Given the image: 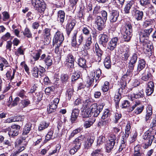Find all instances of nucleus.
I'll use <instances>...</instances> for the list:
<instances>
[{
	"label": "nucleus",
	"instance_id": "nucleus-44",
	"mask_svg": "<svg viewBox=\"0 0 156 156\" xmlns=\"http://www.w3.org/2000/svg\"><path fill=\"white\" fill-rule=\"evenodd\" d=\"M32 74L33 76L36 78H38L39 73V69L37 67H34L32 70Z\"/></svg>",
	"mask_w": 156,
	"mask_h": 156
},
{
	"label": "nucleus",
	"instance_id": "nucleus-47",
	"mask_svg": "<svg viewBox=\"0 0 156 156\" xmlns=\"http://www.w3.org/2000/svg\"><path fill=\"white\" fill-rule=\"evenodd\" d=\"M110 116L109 111L108 109H105L101 117V119L103 120L107 119Z\"/></svg>",
	"mask_w": 156,
	"mask_h": 156
},
{
	"label": "nucleus",
	"instance_id": "nucleus-1",
	"mask_svg": "<svg viewBox=\"0 0 156 156\" xmlns=\"http://www.w3.org/2000/svg\"><path fill=\"white\" fill-rule=\"evenodd\" d=\"M103 108V105H98L96 103H94L90 106L89 108L91 112V114L94 117H97L102 111Z\"/></svg>",
	"mask_w": 156,
	"mask_h": 156
},
{
	"label": "nucleus",
	"instance_id": "nucleus-48",
	"mask_svg": "<svg viewBox=\"0 0 156 156\" xmlns=\"http://www.w3.org/2000/svg\"><path fill=\"white\" fill-rule=\"evenodd\" d=\"M132 36V34L128 33L127 34V33L125 32L123 35L124 41H129L130 40Z\"/></svg>",
	"mask_w": 156,
	"mask_h": 156
},
{
	"label": "nucleus",
	"instance_id": "nucleus-3",
	"mask_svg": "<svg viewBox=\"0 0 156 156\" xmlns=\"http://www.w3.org/2000/svg\"><path fill=\"white\" fill-rule=\"evenodd\" d=\"M64 40V37L62 33L58 31L55 34L53 40V44H57L58 45L62 44Z\"/></svg>",
	"mask_w": 156,
	"mask_h": 156
},
{
	"label": "nucleus",
	"instance_id": "nucleus-7",
	"mask_svg": "<svg viewBox=\"0 0 156 156\" xmlns=\"http://www.w3.org/2000/svg\"><path fill=\"white\" fill-rule=\"evenodd\" d=\"M143 42V49L144 52L148 55H151L152 53L153 46L151 44L145 41Z\"/></svg>",
	"mask_w": 156,
	"mask_h": 156
},
{
	"label": "nucleus",
	"instance_id": "nucleus-21",
	"mask_svg": "<svg viewBox=\"0 0 156 156\" xmlns=\"http://www.w3.org/2000/svg\"><path fill=\"white\" fill-rule=\"evenodd\" d=\"M57 21L62 24L63 23L65 18V13L63 10H59L57 12Z\"/></svg>",
	"mask_w": 156,
	"mask_h": 156
},
{
	"label": "nucleus",
	"instance_id": "nucleus-40",
	"mask_svg": "<svg viewBox=\"0 0 156 156\" xmlns=\"http://www.w3.org/2000/svg\"><path fill=\"white\" fill-rule=\"evenodd\" d=\"M92 43L91 41V37L90 36L87 39L85 44L84 45V48L86 49H88L90 48V46Z\"/></svg>",
	"mask_w": 156,
	"mask_h": 156
},
{
	"label": "nucleus",
	"instance_id": "nucleus-38",
	"mask_svg": "<svg viewBox=\"0 0 156 156\" xmlns=\"http://www.w3.org/2000/svg\"><path fill=\"white\" fill-rule=\"evenodd\" d=\"M81 114L83 118H88L91 115V112L89 109H87L84 110L83 109L82 111Z\"/></svg>",
	"mask_w": 156,
	"mask_h": 156
},
{
	"label": "nucleus",
	"instance_id": "nucleus-17",
	"mask_svg": "<svg viewBox=\"0 0 156 156\" xmlns=\"http://www.w3.org/2000/svg\"><path fill=\"white\" fill-rule=\"evenodd\" d=\"M94 140V138L93 136H88L84 141V148L87 149L90 148L93 143Z\"/></svg>",
	"mask_w": 156,
	"mask_h": 156
},
{
	"label": "nucleus",
	"instance_id": "nucleus-62",
	"mask_svg": "<svg viewBox=\"0 0 156 156\" xmlns=\"http://www.w3.org/2000/svg\"><path fill=\"white\" fill-rule=\"evenodd\" d=\"M151 20H146L144 23L143 26L144 28H145L151 26Z\"/></svg>",
	"mask_w": 156,
	"mask_h": 156
},
{
	"label": "nucleus",
	"instance_id": "nucleus-57",
	"mask_svg": "<svg viewBox=\"0 0 156 156\" xmlns=\"http://www.w3.org/2000/svg\"><path fill=\"white\" fill-rule=\"evenodd\" d=\"M96 76L95 77V80L96 82H97L98 81L99 78L101 75V71L100 69L98 68L96 70Z\"/></svg>",
	"mask_w": 156,
	"mask_h": 156
},
{
	"label": "nucleus",
	"instance_id": "nucleus-60",
	"mask_svg": "<svg viewBox=\"0 0 156 156\" xmlns=\"http://www.w3.org/2000/svg\"><path fill=\"white\" fill-rule=\"evenodd\" d=\"M74 61H72V62H69V61H65V64L67 67L68 68H69L71 69L74 68Z\"/></svg>",
	"mask_w": 156,
	"mask_h": 156
},
{
	"label": "nucleus",
	"instance_id": "nucleus-63",
	"mask_svg": "<svg viewBox=\"0 0 156 156\" xmlns=\"http://www.w3.org/2000/svg\"><path fill=\"white\" fill-rule=\"evenodd\" d=\"M78 0H70V6L72 7L73 9L76 8V5Z\"/></svg>",
	"mask_w": 156,
	"mask_h": 156
},
{
	"label": "nucleus",
	"instance_id": "nucleus-37",
	"mask_svg": "<svg viewBox=\"0 0 156 156\" xmlns=\"http://www.w3.org/2000/svg\"><path fill=\"white\" fill-rule=\"evenodd\" d=\"M86 62V59L83 58H80L78 59V64L79 66L82 68H85L87 67Z\"/></svg>",
	"mask_w": 156,
	"mask_h": 156
},
{
	"label": "nucleus",
	"instance_id": "nucleus-27",
	"mask_svg": "<svg viewBox=\"0 0 156 156\" xmlns=\"http://www.w3.org/2000/svg\"><path fill=\"white\" fill-rule=\"evenodd\" d=\"M15 50L16 51L14 52L15 54L18 57L20 55H24L25 49L24 48L23 46H20Z\"/></svg>",
	"mask_w": 156,
	"mask_h": 156
},
{
	"label": "nucleus",
	"instance_id": "nucleus-18",
	"mask_svg": "<svg viewBox=\"0 0 156 156\" xmlns=\"http://www.w3.org/2000/svg\"><path fill=\"white\" fill-rule=\"evenodd\" d=\"M135 2L133 0H131L127 3L125 6L123 11L126 14L129 13L130 9L131 8L134 9Z\"/></svg>",
	"mask_w": 156,
	"mask_h": 156
},
{
	"label": "nucleus",
	"instance_id": "nucleus-6",
	"mask_svg": "<svg viewBox=\"0 0 156 156\" xmlns=\"http://www.w3.org/2000/svg\"><path fill=\"white\" fill-rule=\"evenodd\" d=\"M119 39L117 37L112 38L108 43L107 48L111 51H113L119 44Z\"/></svg>",
	"mask_w": 156,
	"mask_h": 156
},
{
	"label": "nucleus",
	"instance_id": "nucleus-26",
	"mask_svg": "<svg viewBox=\"0 0 156 156\" xmlns=\"http://www.w3.org/2000/svg\"><path fill=\"white\" fill-rule=\"evenodd\" d=\"M144 97V94L143 90H141L138 92L134 93L131 95V99L133 100V98L140 99Z\"/></svg>",
	"mask_w": 156,
	"mask_h": 156
},
{
	"label": "nucleus",
	"instance_id": "nucleus-24",
	"mask_svg": "<svg viewBox=\"0 0 156 156\" xmlns=\"http://www.w3.org/2000/svg\"><path fill=\"white\" fill-rule=\"evenodd\" d=\"M120 89V88L118 89L119 90L115 93L114 96V101L115 103V106L117 108L119 107V102L121 98V93L119 92Z\"/></svg>",
	"mask_w": 156,
	"mask_h": 156
},
{
	"label": "nucleus",
	"instance_id": "nucleus-35",
	"mask_svg": "<svg viewBox=\"0 0 156 156\" xmlns=\"http://www.w3.org/2000/svg\"><path fill=\"white\" fill-rule=\"evenodd\" d=\"M95 121V119L94 118L92 119H90L88 120L85 121L83 124L84 127L85 128H87L90 127L94 123Z\"/></svg>",
	"mask_w": 156,
	"mask_h": 156
},
{
	"label": "nucleus",
	"instance_id": "nucleus-49",
	"mask_svg": "<svg viewBox=\"0 0 156 156\" xmlns=\"http://www.w3.org/2000/svg\"><path fill=\"white\" fill-rule=\"evenodd\" d=\"M44 7H43L42 6L43 5L42 4V5H40L39 6H39L38 7H37L35 9L37 11H38V12L40 13H43L44 11L46 8V4L45 2L44 3Z\"/></svg>",
	"mask_w": 156,
	"mask_h": 156
},
{
	"label": "nucleus",
	"instance_id": "nucleus-45",
	"mask_svg": "<svg viewBox=\"0 0 156 156\" xmlns=\"http://www.w3.org/2000/svg\"><path fill=\"white\" fill-rule=\"evenodd\" d=\"M53 133V131H50L45 136V139L44 142L46 143L47 141L49 140L50 139H52V135Z\"/></svg>",
	"mask_w": 156,
	"mask_h": 156
},
{
	"label": "nucleus",
	"instance_id": "nucleus-20",
	"mask_svg": "<svg viewBox=\"0 0 156 156\" xmlns=\"http://www.w3.org/2000/svg\"><path fill=\"white\" fill-rule=\"evenodd\" d=\"M146 66V63L144 59H140L138 61L137 67V73L136 75L139 74L141 70H143Z\"/></svg>",
	"mask_w": 156,
	"mask_h": 156
},
{
	"label": "nucleus",
	"instance_id": "nucleus-36",
	"mask_svg": "<svg viewBox=\"0 0 156 156\" xmlns=\"http://www.w3.org/2000/svg\"><path fill=\"white\" fill-rule=\"evenodd\" d=\"M94 104V103H93V102L89 100H86L85 101L83 102L82 108L83 109L84 108L85 109L86 108L89 109L90 106H92V105H93Z\"/></svg>",
	"mask_w": 156,
	"mask_h": 156
},
{
	"label": "nucleus",
	"instance_id": "nucleus-59",
	"mask_svg": "<svg viewBox=\"0 0 156 156\" xmlns=\"http://www.w3.org/2000/svg\"><path fill=\"white\" fill-rule=\"evenodd\" d=\"M101 13L102 16V18L103 20L106 22L107 18V12L105 10H102L101 11Z\"/></svg>",
	"mask_w": 156,
	"mask_h": 156
},
{
	"label": "nucleus",
	"instance_id": "nucleus-33",
	"mask_svg": "<svg viewBox=\"0 0 156 156\" xmlns=\"http://www.w3.org/2000/svg\"><path fill=\"white\" fill-rule=\"evenodd\" d=\"M42 52V50L39 49L36 52L33 53L31 54V56L35 61H37L39 59Z\"/></svg>",
	"mask_w": 156,
	"mask_h": 156
},
{
	"label": "nucleus",
	"instance_id": "nucleus-43",
	"mask_svg": "<svg viewBox=\"0 0 156 156\" xmlns=\"http://www.w3.org/2000/svg\"><path fill=\"white\" fill-rule=\"evenodd\" d=\"M81 129L80 128H78L73 130L69 135V140H71L76 135L79 133L81 131Z\"/></svg>",
	"mask_w": 156,
	"mask_h": 156
},
{
	"label": "nucleus",
	"instance_id": "nucleus-29",
	"mask_svg": "<svg viewBox=\"0 0 156 156\" xmlns=\"http://www.w3.org/2000/svg\"><path fill=\"white\" fill-rule=\"evenodd\" d=\"M69 88L68 87L66 92V95L69 100H70L72 97L73 95L74 90L73 86L71 84L69 86Z\"/></svg>",
	"mask_w": 156,
	"mask_h": 156
},
{
	"label": "nucleus",
	"instance_id": "nucleus-31",
	"mask_svg": "<svg viewBox=\"0 0 156 156\" xmlns=\"http://www.w3.org/2000/svg\"><path fill=\"white\" fill-rule=\"evenodd\" d=\"M32 124L28 123H27L23 128L22 135H23L27 134L31 129Z\"/></svg>",
	"mask_w": 156,
	"mask_h": 156
},
{
	"label": "nucleus",
	"instance_id": "nucleus-56",
	"mask_svg": "<svg viewBox=\"0 0 156 156\" xmlns=\"http://www.w3.org/2000/svg\"><path fill=\"white\" fill-rule=\"evenodd\" d=\"M117 141L116 136L114 134H111L109 137V142L115 144Z\"/></svg>",
	"mask_w": 156,
	"mask_h": 156
},
{
	"label": "nucleus",
	"instance_id": "nucleus-50",
	"mask_svg": "<svg viewBox=\"0 0 156 156\" xmlns=\"http://www.w3.org/2000/svg\"><path fill=\"white\" fill-rule=\"evenodd\" d=\"M105 137L103 136H99L98 139L97 144L98 145H100L103 144L105 142Z\"/></svg>",
	"mask_w": 156,
	"mask_h": 156
},
{
	"label": "nucleus",
	"instance_id": "nucleus-10",
	"mask_svg": "<svg viewBox=\"0 0 156 156\" xmlns=\"http://www.w3.org/2000/svg\"><path fill=\"white\" fill-rule=\"evenodd\" d=\"M104 20L99 16H97L95 19V23L96 24L97 29L99 31L102 30L105 27Z\"/></svg>",
	"mask_w": 156,
	"mask_h": 156
},
{
	"label": "nucleus",
	"instance_id": "nucleus-39",
	"mask_svg": "<svg viewBox=\"0 0 156 156\" xmlns=\"http://www.w3.org/2000/svg\"><path fill=\"white\" fill-rule=\"evenodd\" d=\"M44 62L46 65L48 67L51 66L53 62L51 57L49 55H48L45 58Z\"/></svg>",
	"mask_w": 156,
	"mask_h": 156
},
{
	"label": "nucleus",
	"instance_id": "nucleus-55",
	"mask_svg": "<svg viewBox=\"0 0 156 156\" xmlns=\"http://www.w3.org/2000/svg\"><path fill=\"white\" fill-rule=\"evenodd\" d=\"M80 76L79 72H75L73 73L71 79L72 81H74L77 80Z\"/></svg>",
	"mask_w": 156,
	"mask_h": 156
},
{
	"label": "nucleus",
	"instance_id": "nucleus-9",
	"mask_svg": "<svg viewBox=\"0 0 156 156\" xmlns=\"http://www.w3.org/2000/svg\"><path fill=\"white\" fill-rule=\"evenodd\" d=\"M85 138L84 135H81L76 138L73 141L74 144V147L75 149H79L81 147L83 141Z\"/></svg>",
	"mask_w": 156,
	"mask_h": 156
},
{
	"label": "nucleus",
	"instance_id": "nucleus-2",
	"mask_svg": "<svg viewBox=\"0 0 156 156\" xmlns=\"http://www.w3.org/2000/svg\"><path fill=\"white\" fill-rule=\"evenodd\" d=\"M144 140V147L147 149L150 146L154 139L153 135H151L148 132H145L143 136Z\"/></svg>",
	"mask_w": 156,
	"mask_h": 156
},
{
	"label": "nucleus",
	"instance_id": "nucleus-22",
	"mask_svg": "<svg viewBox=\"0 0 156 156\" xmlns=\"http://www.w3.org/2000/svg\"><path fill=\"white\" fill-rule=\"evenodd\" d=\"M109 37L106 34L101 35L100 38V44L104 47H106L107 43L108 41Z\"/></svg>",
	"mask_w": 156,
	"mask_h": 156
},
{
	"label": "nucleus",
	"instance_id": "nucleus-53",
	"mask_svg": "<svg viewBox=\"0 0 156 156\" xmlns=\"http://www.w3.org/2000/svg\"><path fill=\"white\" fill-rule=\"evenodd\" d=\"M51 29L49 28H46L43 30V34L44 37H48L50 36Z\"/></svg>",
	"mask_w": 156,
	"mask_h": 156
},
{
	"label": "nucleus",
	"instance_id": "nucleus-19",
	"mask_svg": "<svg viewBox=\"0 0 156 156\" xmlns=\"http://www.w3.org/2000/svg\"><path fill=\"white\" fill-rule=\"evenodd\" d=\"M98 48L95 45V50L96 53V56L95 57V60L97 62H101V57L103 55V52L100 49L97 45Z\"/></svg>",
	"mask_w": 156,
	"mask_h": 156
},
{
	"label": "nucleus",
	"instance_id": "nucleus-8",
	"mask_svg": "<svg viewBox=\"0 0 156 156\" xmlns=\"http://www.w3.org/2000/svg\"><path fill=\"white\" fill-rule=\"evenodd\" d=\"M76 25V20L74 19L69 20L66 26L67 34L68 36Z\"/></svg>",
	"mask_w": 156,
	"mask_h": 156
},
{
	"label": "nucleus",
	"instance_id": "nucleus-16",
	"mask_svg": "<svg viewBox=\"0 0 156 156\" xmlns=\"http://www.w3.org/2000/svg\"><path fill=\"white\" fill-rule=\"evenodd\" d=\"M133 14L134 15L135 19L137 21L142 20L143 16V12L138 10L134 8L132 11Z\"/></svg>",
	"mask_w": 156,
	"mask_h": 156
},
{
	"label": "nucleus",
	"instance_id": "nucleus-61",
	"mask_svg": "<svg viewBox=\"0 0 156 156\" xmlns=\"http://www.w3.org/2000/svg\"><path fill=\"white\" fill-rule=\"evenodd\" d=\"M137 58V55L134 54L131 57L129 62L135 64L136 62Z\"/></svg>",
	"mask_w": 156,
	"mask_h": 156
},
{
	"label": "nucleus",
	"instance_id": "nucleus-52",
	"mask_svg": "<svg viewBox=\"0 0 156 156\" xmlns=\"http://www.w3.org/2000/svg\"><path fill=\"white\" fill-rule=\"evenodd\" d=\"M69 76L67 74H62L61 75V81L63 83H66L68 81Z\"/></svg>",
	"mask_w": 156,
	"mask_h": 156
},
{
	"label": "nucleus",
	"instance_id": "nucleus-34",
	"mask_svg": "<svg viewBox=\"0 0 156 156\" xmlns=\"http://www.w3.org/2000/svg\"><path fill=\"white\" fill-rule=\"evenodd\" d=\"M104 63L106 68L108 69L111 68V64L110 57H106L104 60Z\"/></svg>",
	"mask_w": 156,
	"mask_h": 156
},
{
	"label": "nucleus",
	"instance_id": "nucleus-25",
	"mask_svg": "<svg viewBox=\"0 0 156 156\" xmlns=\"http://www.w3.org/2000/svg\"><path fill=\"white\" fill-rule=\"evenodd\" d=\"M152 114V107L151 105H148L147 108L146 114L145 117V120L147 121L150 120Z\"/></svg>",
	"mask_w": 156,
	"mask_h": 156
},
{
	"label": "nucleus",
	"instance_id": "nucleus-12",
	"mask_svg": "<svg viewBox=\"0 0 156 156\" xmlns=\"http://www.w3.org/2000/svg\"><path fill=\"white\" fill-rule=\"evenodd\" d=\"M27 137V136H23V135L22 137L18 138L15 142V145L25 147L27 144V140L26 139Z\"/></svg>",
	"mask_w": 156,
	"mask_h": 156
},
{
	"label": "nucleus",
	"instance_id": "nucleus-42",
	"mask_svg": "<svg viewBox=\"0 0 156 156\" xmlns=\"http://www.w3.org/2000/svg\"><path fill=\"white\" fill-rule=\"evenodd\" d=\"M49 123L45 121L42 122L39 126L38 129L39 130H42L47 128L49 126Z\"/></svg>",
	"mask_w": 156,
	"mask_h": 156
},
{
	"label": "nucleus",
	"instance_id": "nucleus-54",
	"mask_svg": "<svg viewBox=\"0 0 156 156\" xmlns=\"http://www.w3.org/2000/svg\"><path fill=\"white\" fill-rule=\"evenodd\" d=\"M55 90V87L54 86H52L51 87H47L45 90V92L46 94H48L51 92H53Z\"/></svg>",
	"mask_w": 156,
	"mask_h": 156
},
{
	"label": "nucleus",
	"instance_id": "nucleus-4",
	"mask_svg": "<svg viewBox=\"0 0 156 156\" xmlns=\"http://www.w3.org/2000/svg\"><path fill=\"white\" fill-rule=\"evenodd\" d=\"M153 29L150 28L148 29L142 30L139 33L140 39L141 41H145V40H147L150 34L152 31Z\"/></svg>",
	"mask_w": 156,
	"mask_h": 156
},
{
	"label": "nucleus",
	"instance_id": "nucleus-41",
	"mask_svg": "<svg viewBox=\"0 0 156 156\" xmlns=\"http://www.w3.org/2000/svg\"><path fill=\"white\" fill-rule=\"evenodd\" d=\"M115 144L108 142L106 145V152L108 153L110 152L115 146Z\"/></svg>",
	"mask_w": 156,
	"mask_h": 156
},
{
	"label": "nucleus",
	"instance_id": "nucleus-30",
	"mask_svg": "<svg viewBox=\"0 0 156 156\" xmlns=\"http://www.w3.org/2000/svg\"><path fill=\"white\" fill-rule=\"evenodd\" d=\"M125 32L127 33L132 34L133 31L131 23L129 22L126 23L125 25Z\"/></svg>",
	"mask_w": 156,
	"mask_h": 156
},
{
	"label": "nucleus",
	"instance_id": "nucleus-32",
	"mask_svg": "<svg viewBox=\"0 0 156 156\" xmlns=\"http://www.w3.org/2000/svg\"><path fill=\"white\" fill-rule=\"evenodd\" d=\"M57 107V105L55 104L54 103L51 102L49 105V106L47 108L48 113L50 114L52 112H55Z\"/></svg>",
	"mask_w": 156,
	"mask_h": 156
},
{
	"label": "nucleus",
	"instance_id": "nucleus-58",
	"mask_svg": "<svg viewBox=\"0 0 156 156\" xmlns=\"http://www.w3.org/2000/svg\"><path fill=\"white\" fill-rule=\"evenodd\" d=\"M38 68L39 69V75L41 77L43 76L44 75V73L45 71V69L43 67L39 66Z\"/></svg>",
	"mask_w": 156,
	"mask_h": 156
},
{
	"label": "nucleus",
	"instance_id": "nucleus-23",
	"mask_svg": "<svg viewBox=\"0 0 156 156\" xmlns=\"http://www.w3.org/2000/svg\"><path fill=\"white\" fill-rule=\"evenodd\" d=\"M77 33V32L76 31L74 32L71 39V45L73 47L78 48L79 47V45L76 39Z\"/></svg>",
	"mask_w": 156,
	"mask_h": 156
},
{
	"label": "nucleus",
	"instance_id": "nucleus-13",
	"mask_svg": "<svg viewBox=\"0 0 156 156\" xmlns=\"http://www.w3.org/2000/svg\"><path fill=\"white\" fill-rule=\"evenodd\" d=\"M141 102L140 101H136L134 102V104H137L136 105V108L133 112L134 113L138 115L141 113L143 112L144 108V105L142 104H140Z\"/></svg>",
	"mask_w": 156,
	"mask_h": 156
},
{
	"label": "nucleus",
	"instance_id": "nucleus-11",
	"mask_svg": "<svg viewBox=\"0 0 156 156\" xmlns=\"http://www.w3.org/2000/svg\"><path fill=\"white\" fill-rule=\"evenodd\" d=\"M141 75H142V80L145 81H147L151 79L152 76V74L149 71V68L147 67L145 69Z\"/></svg>",
	"mask_w": 156,
	"mask_h": 156
},
{
	"label": "nucleus",
	"instance_id": "nucleus-46",
	"mask_svg": "<svg viewBox=\"0 0 156 156\" xmlns=\"http://www.w3.org/2000/svg\"><path fill=\"white\" fill-rule=\"evenodd\" d=\"M109 83L108 81H105L104 84L102 86L101 90L104 92H105L108 91L109 87Z\"/></svg>",
	"mask_w": 156,
	"mask_h": 156
},
{
	"label": "nucleus",
	"instance_id": "nucleus-64",
	"mask_svg": "<svg viewBox=\"0 0 156 156\" xmlns=\"http://www.w3.org/2000/svg\"><path fill=\"white\" fill-rule=\"evenodd\" d=\"M79 110L78 108H74L73 110L72 115L73 116H78Z\"/></svg>",
	"mask_w": 156,
	"mask_h": 156
},
{
	"label": "nucleus",
	"instance_id": "nucleus-51",
	"mask_svg": "<svg viewBox=\"0 0 156 156\" xmlns=\"http://www.w3.org/2000/svg\"><path fill=\"white\" fill-rule=\"evenodd\" d=\"M24 35L28 38H30L32 36V34L29 29L27 28H25L24 31L23 32Z\"/></svg>",
	"mask_w": 156,
	"mask_h": 156
},
{
	"label": "nucleus",
	"instance_id": "nucleus-5",
	"mask_svg": "<svg viewBox=\"0 0 156 156\" xmlns=\"http://www.w3.org/2000/svg\"><path fill=\"white\" fill-rule=\"evenodd\" d=\"M20 127L18 125H14L12 126L11 128H8V134L9 136L13 137L17 136L19 134V131Z\"/></svg>",
	"mask_w": 156,
	"mask_h": 156
},
{
	"label": "nucleus",
	"instance_id": "nucleus-14",
	"mask_svg": "<svg viewBox=\"0 0 156 156\" xmlns=\"http://www.w3.org/2000/svg\"><path fill=\"white\" fill-rule=\"evenodd\" d=\"M119 15V12L118 11L116 10H112L110 13L109 19L111 22H115L117 20Z\"/></svg>",
	"mask_w": 156,
	"mask_h": 156
},
{
	"label": "nucleus",
	"instance_id": "nucleus-28",
	"mask_svg": "<svg viewBox=\"0 0 156 156\" xmlns=\"http://www.w3.org/2000/svg\"><path fill=\"white\" fill-rule=\"evenodd\" d=\"M31 3L35 9L40 6V5H42V4L43 5L42 6L44 7V2L43 0H31Z\"/></svg>",
	"mask_w": 156,
	"mask_h": 156
},
{
	"label": "nucleus",
	"instance_id": "nucleus-15",
	"mask_svg": "<svg viewBox=\"0 0 156 156\" xmlns=\"http://www.w3.org/2000/svg\"><path fill=\"white\" fill-rule=\"evenodd\" d=\"M131 80V78L126 75H124L121 78V80L120 83V84L121 85V87L120 89H121L122 90H123V89H126V87L127 83H129Z\"/></svg>",
	"mask_w": 156,
	"mask_h": 156
}]
</instances>
